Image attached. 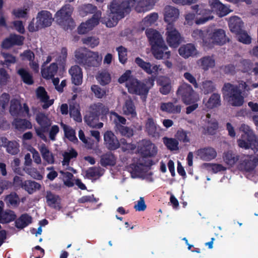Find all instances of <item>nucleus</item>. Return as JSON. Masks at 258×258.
Returning a JSON list of instances; mask_svg holds the SVG:
<instances>
[{"instance_id":"obj_5","label":"nucleus","mask_w":258,"mask_h":258,"mask_svg":"<svg viewBox=\"0 0 258 258\" xmlns=\"http://www.w3.org/2000/svg\"><path fill=\"white\" fill-rule=\"evenodd\" d=\"M146 34L152 45V52L154 56L158 59L168 58L170 52L161 34L156 30L149 29Z\"/></svg>"},{"instance_id":"obj_41","label":"nucleus","mask_w":258,"mask_h":258,"mask_svg":"<svg viewBox=\"0 0 258 258\" xmlns=\"http://www.w3.org/2000/svg\"><path fill=\"white\" fill-rule=\"evenodd\" d=\"M207 108L213 109L221 105V96L218 93H214L211 95L206 104Z\"/></svg>"},{"instance_id":"obj_29","label":"nucleus","mask_w":258,"mask_h":258,"mask_svg":"<svg viewBox=\"0 0 258 258\" xmlns=\"http://www.w3.org/2000/svg\"><path fill=\"white\" fill-rule=\"evenodd\" d=\"M38 149L44 161L48 164H52L54 163V156L53 153L49 151L48 148L44 144L39 145Z\"/></svg>"},{"instance_id":"obj_49","label":"nucleus","mask_w":258,"mask_h":258,"mask_svg":"<svg viewBox=\"0 0 258 258\" xmlns=\"http://www.w3.org/2000/svg\"><path fill=\"white\" fill-rule=\"evenodd\" d=\"M253 64L249 59H242L240 61V69L243 73H250L253 72Z\"/></svg>"},{"instance_id":"obj_1","label":"nucleus","mask_w":258,"mask_h":258,"mask_svg":"<svg viewBox=\"0 0 258 258\" xmlns=\"http://www.w3.org/2000/svg\"><path fill=\"white\" fill-rule=\"evenodd\" d=\"M118 82L121 84L125 83L129 93L140 95L144 101L146 100L150 88L154 84L152 79H149L146 83L138 80L132 75L130 70L125 71L119 78Z\"/></svg>"},{"instance_id":"obj_18","label":"nucleus","mask_w":258,"mask_h":258,"mask_svg":"<svg viewBox=\"0 0 258 258\" xmlns=\"http://www.w3.org/2000/svg\"><path fill=\"white\" fill-rule=\"evenodd\" d=\"M191 9L195 11L198 15L202 16L201 17L197 19L195 23L197 25H201L205 24L209 20L213 19L214 17L211 15V11L209 10L205 9L200 7V5H195L191 7Z\"/></svg>"},{"instance_id":"obj_45","label":"nucleus","mask_w":258,"mask_h":258,"mask_svg":"<svg viewBox=\"0 0 258 258\" xmlns=\"http://www.w3.org/2000/svg\"><path fill=\"white\" fill-rule=\"evenodd\" d=\"M16 218L15 213L11 210L3 212L0 214V222L6 223L14 220Z\"/></svg>"},{"instance_id":"obj_42","label":"nucleus","mask_w":258,"mask_h":258,"mask_svg":"<svg viewBox=\"0 0 258 258\" xmlns=\"http://www.w3.org/2000/svg\"><path fill=\"white\" fill-rule=\"evenodd\" d=\"M12 124L19 131H23L32 127L31 122L26 119L16 118L13 121Z\"/></svg>"},{"instance_id":"obj_21","label":"nucleus","mask_w":258,"mask_h":258,"mask_svg":"<svg viewBox=\"0 0 258 258\" xmlns=\"http://www.w3.org/2000/svg\"><path fill=\"white\" fill-rule=\"evenodd\" d=\"M123 113L130 118H135L137 116L136 107L133 100L128 96L125 99L124 104L122 106Z\"/></svg>"},{"instance_id":"obj_58","label":"nucleus","mask_w":258,"mask_h":258,"mask_svg":"<svg viewBox=\"0 0 258 258\" xmlns=\"http://www.w3.org/2000/svg\"><path fill=\"white\" fill-rule=\"evenodd\" d=\"M202 91L205 94H208L213 92L215 89V87L211 81H205L202 83Z\"/></svg>"},{"instance_id":"obj_56","label":"nucleus","mask_w":258,"mask_h":258,"mask_svg":"<svg viewBox=\"0 0 258 258\" xmlns=\"http://www.w3.org/2000/svg\"><path fill=\"white\" fill-rule=\"evenodd\" d=\"M26 172L30 175L32 178L41 180L43 178V175L38 170V169L34 167L26 168L25 169Z\"/></svg>"},{"instance_id":"obj_19","label":"nucleus","mask_w":258,"mask_h":258,"mask_svg":"<svg viewBox=\"0 0 258 258\" xmlns=\"http://www.w3.org/2000/svg\"><path fill=\"white\" fill-rule=\"evenodd\" d=\"M135 61L138 67L149 75H156L161 70L160 66L152 64L149 62L145 61L139 57L135 58Z\"/></svg>"},{"instance_id":"obj_13","label":"nucleus","mask_w":258,"mask_h":258,"mask_svg":"<svg viewBox=\"0 0 258 258\" xmlns=\"http://www.w3.org/2000/svg\"><path fill=\"white\" fill-rule=\"evenodd\" d=\"M36 119L40 126L39 127H35L36 134L40 139L46 142L47 138L46 133L47 132V127L51 125V122L44 114L42 113L37 114Z\"/></svg>"},{"instance_id":"obj_53","label":"nucleus","mask_w":258,"mask_h":258,"mask_svg":"<svg viewBox=\"0 0 258 258\" xmlns=\"http://www.w3.org/2000/svg\"><path fill=\"white\" fill-rule=\"evenodd\" d=\"M70 114L77 122L82 121V116L79 110L78 105H72L70 106Z\"/></svg>"},{"instance_id":"obj_30","label":"nucleus","mask_w":258,"mask_h":258,"mask_svg":"<svg viewBox=\"0 0 258 258\" xmlns=\"http://www.w3.org/2000/svg\"><path fill=\"white\" fill-rule=\"evenodd\" d=\"M79 12L80 14L83 17H84L88 14H93V15H96L97 14L99 13L100 15L98 18H102L101 17V12L98 10L96 6L91 4H88L82 6L79 8Z\"/></svg>"},{"instance_id":"obj_12","label":"nucleus","mask_w":258,"mask_h":258,"mask_svg":"<svg viewBox=\"0 0 258 258\" xmlns=\"http://www.w3.org/2000/svg\"><path fill=\"white\" fill-rule=\"evenodd\" d=\"M110 119L115 124V127L122 135L130 137L133 135V131L128 127L123 126L126 123V119L114 112L110 113Z\"/></svg>"},{"instance_id":"obj_51","label":"nucleus","mask_w":258,"mask_h":258,"mask_svg":"<svg viewBox=\"0 0 258 258\" xmlns=\"http://www.w3.org/2000/svg\"><path fill=\"white\" fill-rule=\"evenodd\" d=\"M209 30H195L192 33V36L195 39L202 40L203 45L205 47V39L207 38Z\"/></svg>"},{"instance_id":"obj_9","label":"nucleus","mask_w":258,"mask_h":258,"mask_svg":"<svg viewBox=\"0 0 258 258\" xmlns=\"http://www.w3.org/2000/svg\"><path fill=\"white\" fill-rule=\"evenodd\" d=\"M240 131L243 134L241 139L237 140L238 146L245 149L251 148L254 151H258V141L250 127L245 124H242Z\"/></svg>"},{"instance_id":"obj_40","label":"nucleus","mask_w":258,"mask_h":258,"mask_svg":"<svg viewBox=\"0 0 258 258\" xmlns=\"http://www.w3.org/2000/svg\"><path fill=\"white\" fill-rule=\"evenodd\" d=\"M116 157L110 152L102 155L100 163L103 166H114L116 163Z\"/></svg>"},{"instance_id":"obj_57","label":"nucleus","mask_w":258,"mask_h":258,"mask_svg":"<svg viewBox=\"0 0 258 258\" xmlns=\"http://www.w3.org/2000/svg\"><path fill=\"white\" fill-rule=\"evenodd\" d=\"M218 128V123L217 121L214 120L213 121H209L208 125L205 128V134L210 135L215 134Z\"/></svg>"},{"instance_id":"obj_44","label":"nucleus","mask_w":258,"mask_h":258,"mask_svg":"<svg viewBox=\"0 0 258 258\" xmlns=\"http://www.w3.org/2000/svg\"><path fill=\"white\" fill-rule=\"evenodd\" d=\"M41 185L38 183L31 180H26L22 184V188L29 194H32L40 188Z\"/></svg>"},{"instance_id":"obj_61","label":"nucleus","mask_w":258,"mask_h":258,"mask_svg":"<svg viewBox=\"0 0 258 258\" xmlns=\"http://www.w3.org/2000/svg\"><path fill=\"white\" fill-rule=\"evenodd\" d=\"M204 166L207 168H210L214 173L224 171L226 168L220 164L205 163Z\"/></svg>"},{"instance_id":"obj_24","label":"nucleus","mask_w":258,"mask_h":258,"mask_svg":"<svg viewBox=\"0 0 258 258\" xmlns=\"http://www.w3.org/2000/svg\"><path fill=\"white\" fill-rule=\"evenodd\" d=\"M228 26L230 31L236 34L243 30V23L239 17L234 16L229 18Z\"/></svg>"},{"instance_id":"obj_10","label":"nucleus","mask_w":258,"mask_h":258,"mask_svg":"<svg viewBox=\"0 0 258 258\" xmlns=\"http://www.w3.org/2000/svg\"><path fill=\"white\" fill-rule=\"evenodd\" d=\"M73 8L70 5H66L55 14V19L59 25L64 29H72L74 22L72 18Z\"/></svg>"},{"instance_id":"obj_46","label":"nucleus","mask_w":258,"mask_h":258,"mask_svg":"<svg viewBox=\"0 0 258 258\" xmlns=\"http://www.w3.org/2000/svg\"><path fill=\"white\" fill-rule=\"evenodd\" d=\"M202 68L206 71L209 68H213L215 66V60L210 56H204L201 58L200 60Z\"/></svg>"},{"instance_id":"obj_48","label":"nucleus","mask_w":258,"mask_h":258,"mask_svg":"<svg viewBox=\"0 0 258 258\" xmlns=\"http://www.w3.org/2000/svg\"><path fill=\"white\" fill-rule=\"evenodd\" d=\"M96 79L101 85H105L110 82L111 77L110 74L104 71L98 73Z\"/></svg>"},{"instance_id":"obj_38","label":"nucleus","mask_w":258,"mask_h":258,"mask_svg":"<svg viewBox=\"0 0 258 258\" xmlns=\"http://www.w3.org/2000/svg\"><path fill=\"white\" fill-rule=\"evenodd\" d=\"M89 51L85 48H80L77 49L75 52L76 62L84 66L85 60H87Z\"/></svg>"},{"instance_id":"obj_34","label":"nucleus","mask_w":258,"mask_h":258,"mask_svg":"<svg viewBox=\"0 0 258 258\" xmlns=\"http://www.w3.org/2000/svg\"><path fill=\"white\" fill-rule=\"evenodd\" d=\"M37 97L44 103L42 107L44 109H46L51 105L53 101L52 100H49V97L47 95L45 89L41 87L38 88L37 90Z\"/></svg>"},{"instance_id":"obj_52","label":"nucleus","mask_w":258,"mask_h":258,"mask_svg":"<svg viewBox=\"0 0 258 258\" xmlns=\"http://www.w3.org/2000/svg\"><path fill=\"white\" fill-rule=\"evenodd\" d=\"M60 173L62 176L64 184L68 187H72L74 184V180L73 179V175L70 172L61 170L60 171Z\"/></svg>"},{"instance_id":"obj_32","label":"nucleus","mask_w":258,"mask_h":258,"mask_svg":"<svg viewBox=\"0 0 258 258\" xmlns=\"http://www.w3.org/2000/svg\"><path fill=\"white\" fill-rule=\"evenodd\" d=\"M178 53L184 58H188L196 54V48L195 45L191 43L181 46L178 49Z\"/></svg>"},{"instance_id":"obj_28","label":"nucleus","mask_w":258,"mask_h":258,"mask_svg":"<svg viewBox=\"0 0 258 258\" xmlns=\"http://www.w3.org/2000/svg\"><path fill=\"white\" fill-rule=\"evenodd\" d=\"M1 141L2 142L1 145L6 148V151L8 153L11 155H16L19 152L20 145L18 142L13 141L7 142V139L5 138H2Z\"/></svg>"},{"instance_id":"obj_33","label":"nucleus","mask_w":258,"mask_h":258,"mask_svg":"<svg viewBox=\"0 0 258 258\" xmlns=\"http://www.w3.org/2000/svg\"><path fill=\"white\" fill-rule=\"evenodd\" d=\"M58 70V67L56 63H52L49 67L43 68L41 69V74L42 77L46 79H51L53 78L56 74Z\"/></svg>"},{"instance_id":"obj_15","label":"nucleus","mask_w":258,"mask_h":258,"mask_svg":"<svg viewBox=\"0 0 258 258\" xmlns=\"http://www.w3.org/2000/svg\"><path fill=\"white\" fill-rule=\"evenodd\" d=\"M137 151L144 156H152L156 154L157 148L150 141L144 140L138 143Z\"/></svg>"},{"instance_id":"obj_4","label":"nucleus","mask_w":258,"mask_h":258,"mask_svg":"<svg viewBox=\"0 0 258 258\" xmlns=\"http://www.w3.org/2000/svg\"><path fill=\"white\" fill-rule=\"evenodd\" d=\"M164 20L166 23L167 41L170 46L176 47L177 46V9L171 6H166L164 10Z\"/></svg>"},{"instance_id":"obj_64","label":"nucleus","mask_w":258,"mask_h":258,"mask_svg":"<svg viewBox=\"0 0 258 258\" xmlns=\"http://www.w3.org/2000/svg\"><path fill=\"white\" fill-rule=\"evenodd\" d=\"M119 61L122 63H124L127 59V50L126 49L122 46H119L116 49Z\"/></svg>"},{"instance_id":"obj_54","label":"nucleus","mask_w":258,"mask_h":258,"mask_svg":"<svg viewBox=\"0 0 258 258\" xmlns=\"http://www.w3.org/2000/svg\"><path fill=\"white\" fill-rule=\"evenodd\" d=\"M238 41L244 44H248L251 43V37L248 35L247 33L242 30L239 33H236Z\"/></svg>"},{"instance_id":"obj_62","label":"nucleus","mask_w":258,"mask_h":258,"mask_svg":"<svg viewBox=\"0 0 258 258\" xmlns=\"http://www.w3.org/2000/svg\"><path fill=\"white\" fill-rule=\"evenodd\" d=\"M83 43L92 48L95 47L99 44V39L94 37H88L82 39Z\"/></svg>"},{"instance_id":"obj_59","label":"nucleus","mask_w":258,"mask_h":258,"mask_svg":"<svg viewBox=\"0 0 258 258\" xmlns=\"http://www.w3.org/2000/svg\"><path fill=\"white\" fill-rule=\"evenodd\" d=\"M5 201L8 204L13 207H16L19 203V199L18 196L15 193H12L7 196Z\"/></svg>"},{"instance_id":"obj_20","label":"nucleus","mask_w":258,"mask_h":258,"mask_svg":"<svg viewBox=\"0 0 258 258\" xmlns=\"http://www.w3.org/2000/svg\"><path fill=\"white\" fill-rule=\"evenodd\" d=\"M102 59V57L98 52L90 51L88 53V57L85 60L84 67L86 68L92 67H97L100 64Z\"/></svg>"},{"instance_id":"obj_31","label":"nucleus","mask_w":258,"mask_h":258,"mask_svg":"<svg viewBox=\"0 0 258 258\" xmlns=\"http://www.w3.org/2000/svg\"><path fill=\"white\" fill-rule=\"evenodd\" d=\"M69 73L72 76V82L75 85H80L82 84L83 73L81 69L79 66H73L69 70Z\"/></svg>"},{"instance_id":"obj_22","label":"nucleus","mask_w":258,"mask_h":258,"mask_svg":"<svg viewBox=\"0 0 258 258\" xmlns=\"http://www.w3.org/2000/svg\"><path fill=\"white\" fill-rule=\"evenodd\" d=\"M36 20L41 28L50 26L52 23V18L51 14L49 12L42 11L38 13Z\"/></svg>"},{"instance_id":"obj_35","label":"nucleus","mask_w":258,"mask_h":258,"mask_svg":"<svg viewBox=\"0 0 258 258\" xmlns=\"http://www.w3.org/2000/svg\"><path fill=\"white\" fill-rule=\"evenodd\" d=\"M158 0H141L137 7V12H145L152 9Z\"/></svg>"},{"instance_id":"obj_50","label":"nucleus","mask_w":258,"mask_h":258,"mask_svg":"<svg viewBox=\"0 0 258 258\" xmlns=\"http://www.w3.org/2000/svg\"><path fill=\"white\" fill-rule=\"evenodd\" d=\"M18 73L26 84L31 85L33 83L32 77L27 70L20 69L18 71Z\"/></svg>"},{"instance_id":"obj_60","label":"nucleus","mask_w":258,"mask_h":258,"mask_svg":"<svg viewBox=\"0 0 258 258\" xmlns=\"http://www.w3.org/2000/svg\"><path fill=\"white\" fill-rule=\"evenodd\" d=\"M10 78V75L4 69H0V88L8 83Z\"/></svg>"},{"instance_id":"obj_14","label":"nucleus","mask_w":258,"mask_h":258,"mask_svg":"<svg viewBox=\"0 0 258 258\" xmlns=\"http://www.w3.org/2000/svg\"><path fill=\"white\" fill-rule=\"evenodd\" d=\"M10 112L14 117L29 116V108L25 104L23 106L18 99H13L11 101Z\"/></svg>"},{"instance_id":"obj_27","label":"nucleus","mask_w":258,"mask_h":258,"mask_svg":"<svg viewBox=\"0 0 258 258\" xmlns=\"http://www.w3.org/2000/svg\"><path fill=\"white\" fill-rule=\"evenodd\" d=\"M78 155L77 152L73 149H68L62 154L63 160L62 166L67 169L75 172V170L69 166V163L71 159L75 158Z\"/></svg>"},{"instance_id":"obj_3","label":"nucleus","mask_w":258,"mask_h":258,"mask_svg":"<svg viewBox=\"0 0 258 258\" xmlns=\"http://www.w3.org/2000/svg\"><path fill=\"white\" fill-rule=\"evenodd\" d=\"M107 9V16L102 18L101 22L108 27L115 26L118 20L130 11L125 0H113L108 5Z\"/></svg>"},{"instance_id":"obj_2","label":"nucleus","mask_w":258,"mask_h":258,"mask_svg":"<svg viewBox=\"0 0 258 258\" xmlns=\"http://www.w3.org/2000/svg\"><path fill=\"white\" fill-rule=\"evenodd\" d=\"M238 83V85L225 83L222 88L224 99L232 106H242L244 101L243 93L250 90L244 81H239Z\"/></svg>"},{"instance_id":"obj_36","label":"nucleus","mask_w":258,"mask_h":258,"mask_svg":"<svg viewBox=\"0 0 258 258\" xmlns=\"http://www.w3.org/2000/svg\"><path fill=\"white\" fill-rule=\"evenodd\" d=\"M158 19V15L156 13H152L147 16L141 22L142 30H144L146 28L154 25Z\"/></svg>"},{"instance_id":"obj_55","label":"nucleus","mask_w":258,"mask_h":258,"mask_svg":"<svg viewBox=\"0 0 258 258\" xmlns=\"http://www.w3.org/2000/svg\"><path fill=\"white\" fill-rule=\"evenodd\" d=\"M104 170L100 168H91L87 171V175L90 178H97L103 175Z\"/></svg>"},{"instance_id":"obj_6","label":"nucleus","mask_w":258,"mask_h":258,"mask_svg":"<svg viewBox=\"0 0 258 258\" xmlns=\"http://www.w3.org/2000/svg\"><path fill=\"white\" fill-rule=\"evenodd\" d=\"M150 161L144 157L134 158L133 162L129 167V171L133 178H141L152 181L150 169Z\"/></svg>"},{"instance_id":"obj_63","label":"nucleus","mask_w":258,"mask_h":258,"mask_svg":"<svg viewBox=\"0 0 258 258\" xmlns=\"http://www.w3.org/2000/svg\"><path fill=\"white\" fill-rule=\"evenodd\" d=\"M163 142L166 147L170 150H174L177 148V142L173 139L164 138Z\"/></svg>"},{"instance_id":"obj_43","label":"nucleus","mask_w":258,"mask_h":258,"mask_svg":"<svg viewBox=\"0 0 258 258\" xmlns=\"http://www.w3.org/2000/svg\"><path fill=\"white\" fill-rule=\"evenodd\" d=\"M223 158L227 164L232 166L239 159V156L233 153L231 151H228L224 153Z\"/></svg>"},{"instance_id":"obj_39","label":"nucleus","mask_w":258,"mask_h":258,"mask_svg":"<svg viewBox=\"0 0 258 258\" xmlns=\"http://www.w3.org/2000/svg\"><path fill=\"white\" fill-rule=\"evenodd\" d=\"M46 198L48 205L55 209L59 210L60 206L59 203V198L50 191H47Z\"/></svg>"},{"instance_id":"obj_23","label":"nucleus","mask_w":258,"mask_h":258,"mask_svg":"<svg viewBox=\"0 0 258 258\" xmlns=\"http://www.w3.org/2000/svg\"><path fill=\"white\" fill-rule=\"evenodd\" d=\"M67 56V49L66 48L63 47L61 49L60 52L58 53L57 52H52L47 57L46 60L44 61V64H47L50 62L53 59L58 62L59 63H63Z\"/></svg>"},{"instance_id":"obj_17","label":"nucleus","mask_w":258,"mask_h":258,"mask_svg":"<svg viewBox=\"0 0 258 258\" xmlns=\"http://www.w3.org/2000/svg\"><path fill=\"white\" fill-rule=\"evenodd\" d=\"M99 15V13L96 15H93L90 19L85 22L82 23L78 28L79 33H87L97 26L99 24L100 21L101 22L102 19L98 18Z\"/></svg>"},{"instance_id":"obj_47","label":"nucleus","mask_w":258,"mask_h":258,"mask_svg":"<svg viewBox=\"0 0 258 258\" xmlns=\"http://www.w3.org/2000/svg\"><path fill=\"white\" fill-rule=\"evenodd\" d=\"M61 126L63 129L65 136L70 141L72 142H75L77 141V139L76 137V134L75 131L71 127L64 124L62 122L61 123Z\"/></svg>"},{"instance_id":"obj_8","label":"nucleus","mask_w":258,"mask_h":258,"mask_svg":"<svg viewBox=\"0 0 258 258\" xmlns=\"http://www.w3.org/2000/svg\"><path fill=\"white\" fill-rule=\"evenodd\" d=\"M109 111V108L104 104L98 102L91 105L89 108V115L85 116L84 119L86 122L90 126L94 128H100L103 127L102 122L97 123L98 117L106 115Z\"/></svg>"},{"instance_id":"obj_37","label":"nucleus","mask_w":258,"mask_h":258,"mask_svg":"<svg viewBox=\"0 0 258 258\" xmlns=\"http://www.w3.org/2000/svg\"><path fill=\"white\" fill-rule=\"evenodd\" d=\"M32 220L31 216L24 214L15 221V226L18 229H23L31 223Z\"/></svg>"},{"instance_id":"obj_26","label":"nucleus","mask_w":258,"mask_h":258,"mask_svg":"<svg viewBox=\"0 0 258 258\" xmlns=\"http://www.w3.org/2000/svg\"><path fill=\"white\" fill-rule=\"evenodd\" d=\"M198 154L203 160L210 161L215 159L217 156V152L212 147L200 149L198 151Z\"/></svg>"},{"instance_id":"obj_16","label":"nucleus","mask_w":258,"mask_h":258,"mask_svg":"<svg viewBox=\"0 0 258 258\" xmlns=\"http://www.w3.org/2000/svg\"><path fill=\"white\" fill-rule=\"evenodd\" d=\"M258 164V158L252 156H246L240 159L238 168L245 172L253 171Z\"/></svg>"},{"instance_id":"obj_7","label":"nucleus","mask_w":258,"mask_h":258,"mask_svg":"<svg viewBox=\"0 0 258 258\" xmlns=\"http://www.w3.org/2000/svg\"><path fill=\"white\" fill-rule=\"evenodd\" d=\"M178 94L181 95L185 104L190 105L186 108V114L191 113L198 107L197 102L199 100V96L190 85L186 83L182 84L178 87Z\"/></svg>"},{"instance_id":"obj_11","label":"nucleus","mask_w":258,"mask_h":258,"mask_svg":"<svg viewBox=\"0 0 258 258\" xmlns=\"http://www.w3.org/2000/svg\"><path fill=\"white\" fill-rule=\"evenodd\" d=\"M205 47L208 48L214 47L215 45H223L229 41L225 31L222 29H215L208 32L207 38L205 39Z\"/></svg>"},{"instance_id":"obj_25","label":"nucleus","mask_w":258,"mask_h":258,"mask_svg":"<svg viewBox=\"0 0 258 258\" xmlns=\"http://www.w3.org/2000/svg\"><path fill=\"white\" fill-rule=\"evenodd\" d=\"M104 139L108 148L115 150L119 147V143L114 134L111 131L106 132L104 135Z\"/></svg>"}]
</instances>
